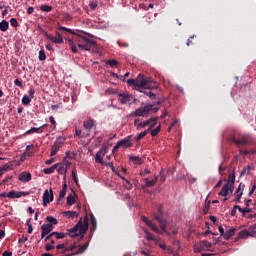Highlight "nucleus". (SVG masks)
Returning <instances> with one entry per match:
<instances>
[{
    "instance_id": "1",
    "label": "nucleus",
    "mask_w": 256,
    "mask_h": 256,
    "mask_svg": "<svg viewBox=\"0 0 256 256\" xmlns=\"http://www.w3.org/2000/svg\"><path fill=\"white\" fill-rule=\"evenodd\" d=\"M153 78L145 77L143 74H139L136 79H128L127 84L133 87L136 91L144 93L149 99H155V93L151 92L157 89V86H153Z\"/></svg>"
},
{
    "instance_id": "2",
    "label": "nucleus",
    "mask_w": 256,
    "mask_h": 256,
    "mask_svg": "<svg viewBox=\"0 0 256 256\" xmlns=\"http://www.w3.org/2000/svg\"><path fill=\"white\" fill-rule=\"evenodd\" d=\"M97 230V219L94 215H91V227H90V235L89 240L84 243L82 246L78 247L77 245H71L70 250L66 248L65 256H71V255H79L80 253H85L87 251V248L89 247V241H91V238L93 237V233Z\"/></svg>"
},
{
    "instance_id": "3",
    "label": "nucleus",
    "mask_w": 256,
    "mask_h": 256,
    "mask_svg": "<svg viewBox=\"0 0 256 256\" xmlns=\"http://www.w3.org/2000/svg\"><path fill=\"white\" fill-rule=\"evenodd\" d=\"M88 229H89V219L86 217L82 221V219L80 218L79 222L74 226V228H72L69 235L70 237H80V239H83Z\"/></svg>"
},
{
    "instance_id": "4",
    "label": "nucleus",
    "mask_w": 256,
    "mask_h": 256,
    "mask_svg": "<svg viewBox=\"0 0 256 256\" xmlns=\"http://www.w3.org/2000/svg\"><path fill=\"white\" fill-rule=\"evenodd\" d=\"M235 191V171L228 175V181L223 185L221 191L218 193L220 197H227L229 193Z\"/></svg>"
},
{
    "instance_id": "5",
    "label": "nucleus",
    "mask_w": 256,
    "mask_h": 256,
    "mask_svg": "<svg viewBox=\"0 0 256 256\" xmlns=\"http://www.w3.org/2000/svg\"><path fill=\"white\" fill-rule=\"evenodd\" d=\"M157 111H159V108L155 107L153 104H148L136 109L130 114V117H147L149 113H157Z\"/></svg>"
},
{
    "instance_id": "6",
    "label": "nucleus",
    "mask_w": 256,
    "mask_h": 256,
    "mask_svg": "<svg viewBox=\"0 0 256 256\" xmlns=\"http://www.w3.org/2000/svg\"><path fill=\"white\" fill-rule=\"evenodd\" d=\"M155 221L159 222L160 229L163 233H167V219H165V213L163 212V204L157 207V212L153 213Z\"/></svg>"
},
{
    "instance_id": "7",
    "label": "nucleus",
    "mask_w": 256,
    "mask_h": 256,
    "mask_svg": "<svg viewBox=\"0 0 256 256\" xmlns=\"http://www.w3.org/2000/svg\"><path fill=\"white\" fill-rule=\"evenodd\" d=\"M78 47L79 49H81V51H95V48L97 47V42H95V40L93 39L81 36Z\"/></svg>"
},
{
    "instance_id": "8",
    "label": "nucleus",
    "mask_w": 256,
    "mask_h": 256,
    "mask_svg": "<svg viewBox=\"0 0 256 256\" xmlns=\"http://www.w3.org/2000/svg\"><path fill=\"white\" fill-rule=\"evenodd\" d=\"M65 39L66 41L69 42L70 45V49L72 51V53H77V46L73 43V41L77 40V37H81L78 36L77 33H75V31L69 29V28H65Z\"/></svg>"
},
{
    "instance_id": "9",
    "label": "nucleus",
    "mask_w": 256,
    "mask_h": 256,
    "mask_svg": "<svg viewBox=\"0 0 256 256\" xmlns=\"http://www.w3.org/2000/svg\"><path fill=\"white\" fill-rule=\"evenodd\" d=\"M133 135H129L125 137L124 139L118 141L116 145L113 147V153L115 151H119V149H129L130 147H133Z\"/></svg>"
},
{
    "instance_id": "10",
    "label": "nucleus",
    "mask_w": 256,
    "mask_h": 256,
    "mask_svg": "<svg viewBox=\"0 0 256 256\" xmlns=\"http://www.w3.org/2000/svg\"><path fill=\"white\" fill-rule=\"evenodd\" d=\"M229 141L230 143H235V145H253V136L246 134L242 136L241 139H237L235 136H231Z\"/></svg>"
},
{
    "instance_id": "11",
    "label": "nucleus",
    "mask_w": 256,
    "mask_h": 256,
    "mask_svg": "<svg viewBox=\"0 0 256 256\" xmlns=\"http://www.w3.org/2000/svg\"><path fill=\"white\" fill-rule=\"evenodd\" d=\"M118 101H120L122 105H133V103H135V97L128 93H120L118 94Z\"/></svg>"
},
{
    "instance_id": "12",
    "label": "nucleus",
    "mask_w": 256,
    "mask_h": 256,
    "mask_svg": "<svg viewBox=\"0 0 256 256\" xmlns=\"http://www.w3.org/2000/svg\"><path fill=\"white\" fill-rule=\"evenodd\" d=\"M63 145H65V137H58L51 147V157L57 155V152L61 147H63Z\"/></svg>"
},
{
    "instance_id": "13",
    "label": "nucleus",
    "mask_w": 256,
    "mask_h": 256,
    "mask_svg": "<svg viewBox=\"0 0 256 256\" xmlns=\"http://www.w3.org/2000/svg\"><path fill=\"white\" fill-rule=\"evenodd\" d=\"M213 247V244L207 240H202L198 244L194 246V251L197 253H201V251H207L208 249H211Z\"/></svg>"
},
{
    "instance_id": "14",
    "label": "nucleus",
    "mask_w": 256,
    "mask_h": 256,
    "mask_svg": "<svg viewBox=\"0 0 256 256\" xmlns=\"http://www.w3.org/2000/svg\"><path fill=\"white\" fill-rule=\"evenodd\" d=\"M29 192L11 190L7 192V199H20V197H27Z\"/></svg>"
},
{
    "instance_id": "15",
    "label": "nucleus",
    "mask_w": 256,
    "mask_h": 256,
    "mask_svg": "<svg viewBox=\"0 0 256 256\" xmlns=\"http://www.w3.org/2000/svg\"><path fill=\"white\" fill-rule=\"evenodd\" d=\"M43 206L47 207L53 201V189L45 190L43 194Z\"/></svg>"
},
{
    "instance_id": "16",
    "label": "nucleus",
    "mask_w": 256,
    "mask_h": 256,
    "mask_svg": "<svg viewBox=\"0 0 256 256\" xmlns=\"http://www.w3.org/2000/svg\"><path fill=\"white\" fill-rule=\"evenodd\" d=\"M83 127L87 133H91V131H95L97 129V124L95 123V120H85Z\"/></svg>"
},
{
    "instance_id": "17",
    "label": "nucleus",
    "mask_w": 256,
    "mask_h": 256,
    "mask_svg": "<svg viewBox=\"0 0 256 256\" xmlns=\"http://www.w3.org/2000/svg\"><path fill=\"white\" fill-rule=\"evenodd\" d=\"M45 37L49 41H52V43H56V44L63 43V37L61 36V34L59 32H56L55 36L46 33Z\"/></svg>"
},
{
    "instance_id": "18",
    "label": "nucleus",
    "mask_w": 256,
    "mask_h": 256,
    "mask_svg": "<svg viewBox=\"0 0 256 256\" xmlns=\"http://www.w3.org/2000/svg\"><path fill=\"white\" fill-rule=\"evenodd\" d=\"M105 155H107V146L102 147L96 153V158H95L96 163H101V165H103V157H105Z\"/></svg>"
},
{
    "instance_id": "19",
    "label": "nucleus",
    "mask_w": 256,
    "mask_h": 256,
    "mask_svg": "<svg viewBox=\"0 0 256 256\" xmlns=\"http://www.w3.org/2000/svg\"><path fill=\"white\" fill-rule=\"evenodd\" d=\"M55 237V239H65V233L63 232H52L49 235H47L44 239V241H49V239H51V237Z\"/></svg>"
},
{
    "instance_id": "20",
    "label": "nucleus",
    "mask_w": 256,
    "mask_h": 256,
    "mask_svg": "<svg viewBox=\"0 0 256 256\" xmlns=\"http://www.w3.org/2000/svg\"><path fill=\"white\" fill-rule=\"evenodd\" d=\"M144 181H145V187H155V185H157V181H159V176L155 175L154 179L152 180L145 178Z\"/></svg>"
},
{
    "instance_id": "21",
    "label": "nucleus",
    "mask_w": 256,
    "mask_h": 256,
    "mask_svg": "<svg viewBox=\"0 0 256 256\" xmlns=\"http://www.w3.org/2000/svg\"><path fill=\"white\" fill-rule=\"evenodd\" d=\"M18 179L24 183L29 182V180L31 179V173L29 172H22L19 176Z\"/></svg>"
},
{
    "instance_id": "22",
    "label": "nucleus",
    "mask_w": 256,
    "mask_h": 256,
    "mask_svg": "<svg viewBox=\"0 0 256 256\" xmlns=\"http://www.w3.org/2000/svg\"><path fill=\"white\" fill-rule=\"evenodd\" d=\"M76 201H77V194L73 193L68 195L66 204L69 205V207H71V205H75Z\"/></svg>"
},
{
    "instance_id": "23",
    "label": "nucleus",
    "mask_w": 256,
    "mask_h": 256,
    "mask_svg": "<svg viewBox=\"0 0 256 256\" xmlns=\"http://www.w3.org/2000/svg\"><path fill=\"white\" fill-rule=\"evenodd\" d=\"M235 231H236L235 228H230V229L226 230L225 234H224L225 241H229V239H231V237H234Z\"/></svg>"
},
{
    "instance_id": "24",
    "label": "nucleus",
    "mask_w": 256,
    "mask_h": 256,
    "mask_svg": "<svg viewBox=\"0 0 256 256\" xmlns=\"http://www.w3.org/2000/svg\"><path fill=\"white\" fill-rule=\"evenodd\" d=\"M43 127H47V124H44V125H42V126H40L38 128L37 127L30 128L29 130H27L25 132V135H31L33 133H39V131H41V129H43Z\"/></svg>"
},
{
    "instance_id": "25",
    "label": "nucleus",
    "mask_w": 256,
    "mask_h": 256,
    "mask_svg": "<svg viewBox=\"0 0 256 256\" xmlns=\"http://www.w3.org/2000/svg\"><path fill=\"white\" fill-rule=\"evenodd\" d=\"M148 121H150L149 127L147 129V131H151V129H153V127H155V125H157L159 118L158 117H152L150 118Z\"/></svg>"
},
{
    "instance_id": "26",
    "label": "nucleus",
    "mask_w": 256,
    "mask_h": 256,
    "mask_svg": "<svg viewBox=\"0 0 256 256\" xmlns=\"http://www.w3.org/2000/svg\"><path fill=\"white\" fill-rule=\"evenodd\" d=\"M41 229L42 231H44V233L51 235V231H53V226L51 224H43L41 226Z\"/></svg>"
},
{
    "instance_id": "27",
    "label": "nucleus",
    "mask_w": 256,
    "mask_h": 256,
    "mask_svg": "<svg viewBox=\"0 0 256 256\" xmlns=\"http://www.w3.org/2000/svg\"><path fill=\"white\" fill-rule=\"evenodd\" d=\"M247 237H249V233L247 232V230H242L235 238V241H239V239H247Z\"/></svg>"
},
{
    "instance_id": "28",
    "label": "nucleus",
    "mask_w": 256,
    "mask_h": 256,
    "mask_svg": "<svg viewBox=\"0 0 256 256\" xmlns=\"http://www.w3.org/2000/svg\"><path fill=\"white\" fill-rule=\"evenodd\" d=\"M129 159L134 163V165H143V159L139 156H130Z\"/></svg>"
},
{
    "instance_id": "29",
    "label": "nucleus",
    "mask_w": 256,
    "mask_h": 256,
    "mask_svg": "<svg viewBox=\"0 0 256 256\" xmlns=\"http://www.w3.org/2000/svg\"><path fill=\"white\" fill-rule=\"evenodd\" d=\"M65 217H70V219H77L79 217V213H77V211H66Z\"/></svg>"
},
{
    "instance_id": "30",
    "label": "nucleus",
    "mask_w": 256,
    "mask_h": 256,
    "mask_svg": "<svg viewBox=\"0 0 256 256\" xmlns=\"http://www.w3.org/2000/svg\"><path fill=\"white\" fill-rule=\"evenodd\" d=\"M57 167H58V165L54 164L50 168H45L43 171H44L45 175H51V173H55V169H57Z\"/></svg>"
},
{
    "instance_id": "31",
    "label": "nucleus",
    "mask_w": 256,
    "mask_h": 256,
    "mask_svg": "<svg viewBox=\"0 0 256 256\" xmlns=\"http://www.w3.org/2000/svg\"><path fill=\"white\" fill-rule=\"evenodd\" d=\"M7 29H9V22H7V20H2L0 22V31H7Z\"/></svg>"
},
{
    "instance_id": "32",
    "label": "nucleus",
    "mask_w": 256,
    "mask_h": 256,
    "mask_svg": "<svg viewBox=\"0 0 256 256\" xmlns=\"http://www.w3.org/2000/svg\"><path fill=\"white\" fill-rule=\"evenodd\" d=\"M65 197V176H63V184H62V189L60 190V194L58 197V201H61Z\"/></svg>"
},
{
    "instance_id": "33",
    "label": "nucleus",
    "mask_w": 256,
    "mask_h": 256,
    "mask_svg": "<svg viewBox=\"0 0 256 256\" xmlns=\"http://www.w3.org/2000/svg\"><path fill=\"white\" fill-rule=\"evenodd\" d=\"M46 221H47V224L52 225V227H53V225H57V223H58L57 219L53 216H47Z\"/></svg>"
},
{
    "instance_id": "34",
    "label": "nucleus",
    "mask_w": 256,
    "mask_h": 256,
    "mask_svg": "<svg viewBox=\"0 0 256 256\" xmlns=\"http://www.w3.org/2000/svg\"><path fill=\"white\" fill-rule=\"evenodd\" d=\"M148 227H150V229H152V231H154V233H158V234H163V231L159 230V228L157 227V225H155V223L150 222V224L148 225Z\"/></svg>"
},
{
    "instance_id": "35",
    "label": "nucleus",
    "mask_w": 256,
    "mask_h": 256,
    "mask_svg": "<svg viewBox=\"0 0 256 256\" xmlns=\"http://www.w3.org/2000/svg\"><path fill=\"white\" fill-rule=\"evenodd\" d=\"M148 125H151V121L149 120H146L144 122H140L138 125H137V131L141 130V129H145V127H147Z\"/></svg>"
},
{
    "instance_id": "36",
    "label": "nucleus",
    "mask_w": 256,
    "mask_h": 256,
    "mask_svg": "<svg viewBox=\"0 0 256 256\" xmlns=\"http://www.w3.org/2000/svg\"><path fill=\"white\" fill-rule=\"evenodd\" d=\"M243 189H245V184L240 183L235 191V195H243Z\"/></svg>"
},
{
    "instance_id": "37",
    "label": "nucleus",
    "mask_w": 256,
    "mask_h": 256,
    "mask_svg": "<svg viewBox=\"0 0 256 256\" xmlns=\"http://www.w3.org/2000/svg\"><path fill=\"white\" fill-rule=\"evenodd\" d=\"M32 99H33L32 97L24 95L22 98L23 105H29V103H31Z\"/></svg>"
},
{
    "instance_id": "38",
    "label": "nucleus",
    "mask_w": 256,
    "mask_h": 256,
    "mask_svg": "<svg viewBox=\"0 0 256 256\" xmlns=\"http://www.w3.org/2000/svg\"><path fill=\"white\" fill-rule=\"evenodd\" d=\"M149 133V130H145L143 132H141L136 138L135 141H141V139H143V137H146V135Z\"/></svg>"
},
{
    "instance_id": "39",
    "label": "nucleus",
    "mask_w": 256,
    "mask_h": 256,
    "mask_svg": "<svg viewBox=\"0 0 256 256\" xmlns=\"http://www.w3.org/2000/svg\"><path fill=\"white\" fill-rule=\"evenodd\" d=\"M159 133H161V125H159L154 130L151 131V136L157 137V135H159Z\"/></svg>"
},
{
    "instance_id": "40",
    "label": "nucleus",
    "mask_w": 256,
    "mask_h": 256,
    "mask_svg": "<svg viewBox=\"0 0 256 256\" xmlns=\"http://www.w3.org/2000/svg\"><path fill=\"white\" fill-rule=\"evenodd\" d=\"M123 187L127 189V191H131L133 189V184L129 180H125V183L123 184Z\"/></svg>"
},
{
    "instance_id": "41",
    "label": "nucleus",
    "mask_w": 256,
    "mask_h": 256,
    "mask_svg": "<svg viewBox=\"0 0 256 256\" xmlns=\"http://www.w3.org/2000/svg\"><path fill=\"white\" fill-rule=\"evenodd\" d=\"M41 11H44L45 13H49V11H52L53 7L51 5H42L40 7Z\"/></svg>"
},
{
    "instance_id": "42",
    "label": "nucleus",
    "mask_w": 256,
    "mask_h": 256,
    "mask_svg": "<svg viewBox=\"0 0 256 256\" xmlns=\"http://www.w3.org/2000/svg\"><path fill=\"white\" fill-rule=\"evenodd\" d=\"M75 157H77V152H75V151H73V152L69 151L66 153L67 159H75Z\"/></svg>"
},
{
    "instance_id": "43",
    "label": "nucleus",
    "mask_w": 256,
    "mask_h": 256,
    "mask_svg": "<svg viewBox=\"0 0 256 256\" xmlns=\"http://www.w3.org/2000/svg\"><path fill=\"white\" fill-rule=\"evenodd\" d=\"M38 59H39V61H45V59H47V56L45 55V50L39 51Z\"/></svg>"
},
{
    "instance_id": "44",
    "label": "nucleus",
    "mask_w": 256,
    "mask_h": 256,
    "mask_svg": "<svg viewBox=\"0 0 256 256\" xmlns=\"http://www.w3.org/2000/svg\"><path fill=\"white\" fill-rule=\"evenodd\" d=\"M252 211L253 210L247 206L245 208L240 209V213H242V217H245L246 213H251Z\"/></svg>"
},
{
    "instance_id": "45",
    "label": "nucleus",
    "mask_w": 256,
    "mask_h": 256,
    "mask_svg": "<svg viewBox=\"0 0 256 256\" xmlns=\"http://www.w3.org/2000/svg\"><path fill=\"white\" fill-rule=\"evenodd\" d=\"M107 64L110 65V67H117V65H119V61L111 59L107 61Z\"/></svg>"
},
{
    "instance_id": "46",
    "label": "nucleus",
    "mask_w": 256,
    "mask_h": 256,
    "mask_svg": "<svg viewBox=\"0 0 256 256\" xmlns=\"http://www.w3.org/2000/svg\"><path fill=\"white\" fill-rule=\"evenodd\" d=\"M98 3H97V1H91L90 3H89V7H90V9L92 10V11H95V9H97V7H98Z\"/></svg>"
},
{
    "instance_id": "47",
    "label": "nucleus",
    "mask_w": 256,
    "mask_h": 256,
    "mask_svg": "<svg viewBox=\"0 0 256 256\" xmlns=\"http://www.w3.org/2000/svg\"><path fill=\"white\" fill-rule=\"evenodd\" d=\"M249 171H251V166L244 167L243 170L241 171V176L249 175Z\"/></svg>"
},
{
    "instance_id": "48",
    "label": "nucleus",
    "mask_w": 256,
    "mask_h": 256,
    "mask_svg": "<svg viewBox=\"0 0 256 256\" xmlns=\"http://www.w3.org/2000/svg\"><path fill=\"white\" fill-rule=\"evenodd\" d=\"M211 205V202H208L204 205V208H203V214L204 215H207V213H209V207Z\"/></svg>"
},
{
    "instance_id": "49",
    "label": "nucleus",
    "mask_w": 256,
    "mask_h": 256,
    "mask_svg": "<svg viewBox=\"0 0 256 256\" xmlns=\"http://www.w3.org/2000/svg\"><path fill=\"white\" fill-rule=\"evenodd\" d=\"M146 234H147L146 239H148V241H157V239L155 238V235L149 232H146Z\"/></svg>"
},
{
    "instance_id": "50",
    "label": "nucleus",
    "mask_w": 256,
    "mask_h": 256,
    "mask_svg": "<svg viewBox=\"0 0 256 256\" xmlns=\"http://www.w3.org/2000/svg\"><path fill=\"white\" fill-rule=\"evenodd\" d=\"M159 177H160L161 183H165V181L167 180V177L165 176V174H163V169L160 171Z\"/></svg>"
},
{
    "instance_id": "51",
    "label": "nucleus",
    "mask_w": 256,
    "mask_h": 256,
    "mask_svg": "<svg viewBox=\"0 0 256 256\" xmlns=\"http://www.w3.org/2000/svg\"><path fill=\"white\" fill-rule=\"evenodd\" d=\"M10 25L12 27H19V22L15 18L10 19Z\"/></svg>"
},
{
    "instance_id": "52",
    "label": "nucleus",
    "mask_w": 256,
    "mask_h": 256,
    "mask_svg": "<svg viewBox=\"0 0 256 256\" xmlns=\"http://www.w3.org/2000/svg\"><path fill=\"white\" fill-rule=\"evenodd\" d=\"M108 167H110V169H111V171L113 172V173H118L117 172V169H115V166L113 165V162H109L108 163Z\"/></svg>"
},
{
    "instance_id": "53",
    "label": "nucleus",
    "mask_w": 256,
    "mask_h": 256,
    "mask_svg": "<svg viewBox=\"0 0 256 256\" xmlns=\"http://www.w3.org/2000/svg\"><path fill=\"white\" fill-rule=\"evenodd\" d=\"M31 153L24 152L23 155L20 157V161H25L27 159V156L29 157Z\"/></svg>"
},
{
    "instance_id": "54",
    "label": "nucleus",
    "mask_w": 256,
    "mask_h": 256,
    "mask_svg": "<svg viewBox=\"0 0 256 256\" xmlns=\"http://www.w3.org/2000/svg\"><path fill=\"white\" fill-rule=\"evenodd\" d=\"M247 232L249 233L248 237H255V235H256V230H250V228H249L247 230Z\"/></svg>"
},
{
    "instance_id": "55",
    "label": "nucleus",
    "mask_w": 256,
    "mask_h": 256,
    "mask_svg": "<svg viewBox=\"0 0 256 256\" xmlns=\"http://www.w3.org/2000/svg\"><path fill=\"white\" fill-rule=\"evenodd\" d=\"M14 85H16V87H23V82L19 81V79H15L14 80Z\"/></svg>"
},
{
    "instance_id": "56",
    "label": "nucleus",
    "mask_w": 256,
    "mask_h": 256,
    "mask_svg": "<svg viewBox=\"0 0 256 256\" xmlns=\"http://www.w3.org/2000/svg\"><path fill=\"white\" fill-rule=\"evenodd\" d=\"M241 197H243V195H241V194H235L234 203H239V201H241Z\"/></svg>"
},
{
    "instance_id": "57",
    "label": "nucleus",
    "mask_w": 256,
    "mask_h": 256,
    "mask_svg": "<svg viewBox=\"0 0 256 256\" xmlns=\"http://www.w3.org/2000/svg\"><path fill=\"white\" fill-rule=\"evenodd\" d=\"M27 239L28 238L26 236L19 238V240H18L19 245H23V243H25V241H27Z\"/></svg>"
},
{
    "instance_id": "58",
    "label": "nucleus",
    "mask_w": 256,
    "mask_h": 256,
    "mask_svg": "<svg viewBox=\"0 0 256 256\" xmlns=\"http://www.w3.org/2000/svg\"><path fill=\"white\" fill-rule=\"evenodd\" d=\"M149 173H151V171L149 169H145L144 171L140 172L141 177H145V175H149Z\"/></svg>"
},
{
    "instance_id": "59",
    "label": "nucleus",
    "mask_w": 256,
    "mask_h": 256,
    "mask_svg": "<svg viewBox=\"0 0 256 256\" xmlns=\"http://www.w3.org/2000/svg\"><path fill=\"white\" fill-rule=\"evenodd\" d=\"M218 230H219V233L221 234V236L225 237V229L223 228V226H219Z\"/></svg>"
},
{
    "instance_id": "60",
    "label": "nucleus",
    "mask_w": 256,
    "mask_h": 256,
    "mask_svg": "<svg viewBox=\"0 0 256 256\" xmlns=\"http://www.w3.org/2000/svg\"><path fill=\"white\" fill-rule=\"evenodd\" d=\"M28 93L29 97H31L32 99L35 97V89L31 88Z\"/></svg>"
},
{
    "instance_id": "61",
    "label": "nucleus",
    "mask_w": 256,
    "mask_h": 256,
    "mask_svg": "<svg viewBox=\"0 0 256 256\" xmlns=\"http://www.w3.org/2000/svg\"><path fill=\"white\" fill-rule=\"evenodd\" d=\"M45 249L46 251H51V249H55V245L46 244Z\"/></svg>"
},
{
    "instance_id": "62",
    "label": "nucleus",
    "mask_w": 256,
    "mask_h": 256,
    "mask_svg": "<svg viewBox=\"0 0 256 256\" xmlns=\"http://www.w3.org/2000/svg\"><path fill=\"white\" fill-rule=\"evenodd\" d=\"M142 221L144 222V223H146V225H150L151 224V220H149L147 217H145V216H143L142 217Z\"/></svg>"
},
{
    "instance_id": "63",
    "label": "nucleus",
    "mask_w": 256,
    "mask_h": 256,
    "mask_svg": "<svg viewBox=\"0 0 256 256\" xmlns=\"http://www.w3.org/2000/svg\"><path fill=\"white\" fill-rule=\"evenodd\" d=\"M255 190H256V184H254L248 194L249 197H251V195H253V193H255Z\"/></svg>"
},
{
    "instance_id": "64",
    "label": "nucleus",
    "mask_w": 256,
    "mask_h": 256,
    "mask_svg": "<svg viewBox=\"0 0 256 256\" xmlns=\"http://www.w3.org/2000/svg\"><path fill=\"white\" fill-rule=\"evenodd\" d=\"M12 255H13V253L11 251H4L2 253V256H12Z\"/></svg>"
}]
</instances>
